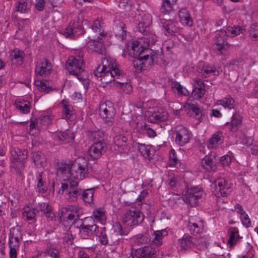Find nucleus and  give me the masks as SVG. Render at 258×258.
<instances>
[{
	"label": "nucleus",
	"instance_id": "f257e3e1",
	"mask_svg": "<svg viewBox=\"0 0 258 258\" xmlns=\"http://www.w3.org/2000/svg\"><path fill=\"white\" fill-rule=\"evenodd\" d=\"M94 75L100 78L103 84H107L113 81L115 86L122 89L126 94L133 91L132 86L128 83L121 82L117 80L124 76V74L117 67L115 61L108 57L102 58L101 66H99L93 71Z\"/></svg>",
	"mask_w": 258,
	"mask_h": 258
},
{
	"label": "nucleus",
	"instance_id": "f03ea898",
	"mask_svg": "<svg viewBox=\"0 0 258 258\" xmlns=\"http://www.w3.org/2000/svg\"><path fill=\"white\" fill-rule=\"evenodd\" d=\"M152 20L150 15H146L139 23L137 27V31L143 33L146 37L138 39L132 43L129 54L133 57L139 56L143 53L150 52L148 49L150 44H154L157 40L156 36L151 31L150 25Z\"/></svg>",
	"mask_w": 258,
	"mask_h": 258
},
{
	"label": "nucleus",
	"instance_id": "7ed1b4c3",
	"mask_svg": "<svg viewBox=\"0 0 258 258\" xmlns=\"http://www.w3.org/2000/svg\"><path fill=\"white\" fill-rule=\"evenodd\" d=\"M59 171L65 175L67 178H72L74 180H81L88 174V162L83 157H78L69 163L62 164Z\"/></svg>",
	"mask_w": 258,
	"mask_h": 258
},
{
	"label": "nucleus",
	"instance_id": "20e7f679",
	"mask_svg": "<svg viewBox=\"0 0 258 258\" xmlns=\"http://www.w3.org/2000/svg\"><path fill=\"white\" fill-rule=\"evenodd\" d=\"M78 182L72 178H64L59 194H64V198L69 202L77 201L81 196L82 190L78 186Z\"/></svg>",
	"mask_w": 258,
	"mask_h": 258
},
{
	"label": "nucleus",
	"instance_id": "39448f33",
	"mask_svg": "<svg viewBox=\"0 0 258 258\" xmlns=\"http://www.w3.org/2000/svg\"><path fill=\"white\" fill-rule=\"evenodd\" d=\"M27 158V151L12 147L10 150L11 171L21 175L24 168V161Z\"/></svg>",
	"mask_w": 258,
	"mask_h": 258
},
{
	"label": "nucleus",
	"instance_id": "423d86ee",
	"mask_svg": "<svg viewBox=\"0 0 258 258\" xmlns=\"http://www.w3.org/2000/svg\"><path fill=\"white\" fill-rule=\"evenodd\" d=\"M150 50H151L150 52L143 53L140 56L135 57L137 58V60L134 61L133 64L137 70L140 71L147 70L154 62L157 61L159 56L161 54L160 52Z\"/></svg>",
	"mask_w": 258,
	"mask_h": 258
},
{
	"label": "nucleus",
	"instance_id": "0eeeda50",
	"mask_svg": "<svg viewBox=\"0 0 258 258\" xmlns=\"http://www.w3.org/2000/svg\"><path fill=\"white\" fill-rule=\"evenodd\" d=\"M66 67L70 74L75 76L79 80H85L86 75L84 70V63L80 58L70 56L67 61Z\"/></svg>",
	"mask_w": 258,
	"mask_h": 258
},
{
	"label": "nucleus",
	"instance_id": "6e6552de",
	"mask_svg": "<svg viewBox=\"0 0 258 258\" xmlns=\"http://www.w3.org/2000/svg\"><path fill=\"white\" fill-rule=\"evenodd\" d=\"M175 136V142L180 146H183L187 143L191 138V132L184 126L179 124L173 130Z\"/></svg>",
	"mask_w": 258,
	"mask_h": 258
},
{
	"label": "nucleus",
	"instance_id": "1a4fd4ad",
	"mask_svg": "<svg viewBox=\"0 0 258 258\" xmlns=\"http://www.w3.org/2000/svg\"><path fill=\"white\" fill-rule=\"evenodd\" d=\"M144 220L141 211L136 209H130L126 211L123 217V222L127 226L137 225Z\"/></svg>",
	"mask_w": 258,
	"mask_h": 258
},
{
	"label": "nucleus",
	"instance_id": "9d476101",
	"mask_svg": "<svg viewBox=\"0 0 258 258\" xmlns=\"http://www.w3.org/2000/svg\"><path fill=\"white\" fill-rule=\"evenodd\" d=\"M99 112L100 115L104 122L108 125L113 123V118L115 115V109L112 104L109 102H103L100 104Z\"/></svg>",
	"mask_w": 258,
	"mask_h": 258
},
{
	"label": "nucleus",
	"instance_id": "9b49d317",
	"mask_svg": "<svg viewBox=\"0 0 258 258\" xmlns=\"http://www.w3.org/2000/svg\"><path fill=\"white\" fill-rule=\"evenodd\" d=\"M203 195V191L201 188L194 187L188 188L183 195V201L191 206H196L199 199Z\"/></svg>",
	"mask_w": 258,
	"mask_h": 258
},
{
	"label": "nucleus",
	"instance_id": "f8f14e48",
	"mask_svg": "<svg viewBox=\"0 0 258 258\" xmlns=\"http://www.w3.org/2000/svg\"><path fill=\"white\" fill-rule=\"evenodd\" d=\"M229 47V44L227 41V37L223 33L218 31L214 38L213 48L218 54H222Z\"/></svg>",
	"mask_w": 258,
	"mask_h": 258
},
{
	"label": "nucleus",
	"instance_id": "ddd939ff",
	"mask_svg": "<svg viewBox=\"0 0 258 258\" xmlns=\"http://www.w3.org/2000/svg\"><path fill=\"white\" fill-rule=\"evenodd\" d=\"M215 194L217 197H226L231 191V185L224 178H219L214 183Z\"/></svg>",
	"mask_w": 258,
	"mask_h": 258
},
{
	"label": "nucleus",
	"instance_id": "4468645a",
	"mask_svg": "<svg viewBox=\"0 0 258 258\" xmlns=\"http://www.w3.org/2000/svg\"><path fill=\"white\" fill-rule=\"evenodd\" d=\"M89 41L86 42V47L91 51L95 52L99 54H103L105 53V49L104 45V39L101 37L92 38L88 36Z\"/></svg>",
	"mask_w": 258,
	"mask_h": 258
},
{
	"label": "nucleus",
	"instance_id": "2eb2a0df",
	"mask_svg": "<svg viewBox=\"0 0 258 258\" xmlns=\"http://www.w3.org/2000/svg\"><path fill=\"white\" fill-rule=\"evenodd\" d=\"M127 139L122 135H116L114 137V145L112 148L118 153L127 152L130 147L127 143Z\"/></svg>",
	"mask_w": 258,
	"mask_h": 258
},
{
	"label": "nucleus",
	"instance_id": "dca6fc26",
	"mask_svg": "<svg viewBox=\"0 0 258 258\" xmlns=\"http://www.w3.org/2000/svg\"><path fill=\"white\" fill-rule=\"evenodd\" d=\"M103 27V23L101 20L98 19L95 20L89 28V36L92 38L100 37L105 38L106 33L104 32Z\"/></svg>",
	"mask_w": 258,
	"mask_h": 258
},
{
	"label": "nucleus",
	"instance_id": "f3484780",
	"mask_svg": "<svg viewBox=\"0 0 258 258\" xmlns=\"http://www.w3.org/2000/svg\"><path fill=\"white\" fill-rule=\"evenodd\" d=\"M193 89L191 96L195 99H199L205 94V86L202 80L196 77L193 79Z\"/></svg>",
	"mask_w": 258,
	"mask_h": 258
},
{
	"label": "nucleus",
	"instance_id": "a211bd4d",
	"mask_svg": "<svg viewBox=\"0 0 258 258\" xmlns=\"http://www.w3.org/2000/svg\"><path fill=\"white\" fill-rule=\"evenodd\" d=\"M84 33L81 25L78 22L70 23L63 31V34L66 37H75Z\"/></svg>",
	"mask_w": 258,
	"mask_h": 258
},
{
	"label": "nucleus",
	"instance_id": "6ab92c4d",
	"mask_svg": "<svg viewBox=\"0 0 258 258\" xmlns=\"http://www.w3.org/2000/svg\"><path fill=\"white\" fill-rule=\"evenodd\" d=\"M80 233L82 236L87 238L97 235V232L99 227L96 224H85V222H81V225L79 227Z\"/></svg>",
	"mask_w": 258,
	"mask_h": 258
},
{
	"label": "nucleus",
	"instance_id": "aec40b11",
	"mask_svg": "<svg viewBox=\"0 0 258 258\" xmlns=\"http://www.w3.org/2000/svg\"><path fill=\"white\" fill-rule=\"evenodd\" d=\"M105 147V143L102 141L94 142L88 150V154L93 159H98L102 155Z\"/></svg>",
	"mask_w": 258,
	"mask_h": 258
},
{
	"label": "nucleus",
	"instance_id": "412c9836",
	"mask_svg": "<svg viewBox=\"0 0 258 258\" xmlns=\"http://www.w3.org/2000/svg\"><path fill=\"white\" fill-rule=\"evenodd\" d=\"M157 255L156 249L151 245H146L136 251L138 258H155Z\"/></svg>",
	"mask_w": 258,
	"mask_h": 258
},
{
	"label": "nucleus",
	"instance_id": "4be33fe9",
	"mask_svg": "<svg viewBox=\"0 0 258 258\" xmlns=\"http://www.w3.org/2000/svg\"><path fill=\"white\" fill-rule=\"evenodd\" d=\"M51 64L45 58H42L37 61L35 72V74L40 76H45L50 73L51 70Z\"/></svg>",
	"mask_w": 258,
	"mask_h": 258
},
{
	"label": "nucleus",
	"instance_id": "5701e85b",
	"mask_svg": "<svg viewBox=\"0 0 258 258\" xmlns=\"http://www.w3.org/2000/svg\"><path fill=\"white\" fill-rule=\"evenodd\" d=\"M222 70L220 67L216 68L212 65L204 64L200 73L204 78H208L212 76H217L220 75Z\"/></svg>",
	"mask_w": 258,
	"mask_h": 258
},
{
	"label": "nucleus",
	"instance_id": "b1692460",
	"mask_svg": "<svg viewBox=\"0 0 258 258\" xmlns=\"http://www.w3.org/2000/svg\"><path fill=\"white\" fill-rule=\"evenodd\" d=\"M194 241L195 237L185 234L178 239V244L181 250L187 251L194 247Z\"/></svg>",
	"mask_w": 258,
	"mask_h": 258
},
{
	"label": "nucleus",
	"instance_id": "393cba45",
	"mask_svg": "<svg viewBox=\"0 0 258 258\" xmlns=\"http://www.w3.org/2000/svg\"><path fill=\"white\" fill-rule=\"evenodd\" d=\"M168 118V114L167 111L162 109H159L157 111H154L152 114L149 116L148 120L152 123H157L164 121Z\"/></svg>",
	"mask_w": 258,
	"mask_h": 258
},
{
	"label": "nucleus",
	"instance_id": "a878e982",
	"mask_svg": "<svg viewBox=\"0 0 258 258\" xmlns=\"http://www.w3.org/2000/svg\"><path fill=\"white\" fill-rule=\"evenodd\" d=\"M62 112L67 119L73 120L75 118V112L72 106L66 100L60 102Z\"/></svg>",
	"mask_w": 258,
	"mask_h": 258
},
{
	"label": "nucleus",
	"instance_id": "bb28decb",
	"mask_svg": "<svg viewBox=\"0 0 258 258\" xmlns=\"http://www.w3.org/2000/svg\"><path fill=\"white\" fill-rule=\"evenodd\" d=\"M136 128L138 132L142 133L143 135H145L149 138H154L157 135L156 132L149 127L147 123L144 121L137 122Z\"/></svg>",
	"mask_w": 258,
	"mask_h": 258
},
{
	"label": "nucleus",
	"instance_id": "cd10ccee",
	"mask_svg": "<svg viewBox=\"0 0 258 258\" xmlns=\"http://www.w3.org/2000/svg\"><path fill=\"white\" fill-rule=\"evenodd\" d=\"M187 227L191 233L196 234L202 231L203 224L201 220L195 221L193 218H190Z\"/></svg>",
	"mask_w": 258,
	"mask_h": 258
},
{
	"label": "nucleus",
	"instance_id": "c85d7f7f",
	"mask_svg": "<svg viewBox=\"0 0 258 258\" xmlns=\"http://www.w3.org/2000/svg\"><path fill=\"white\" fill-rule=\"evenodd\" d=\"M224 137L222 132H217L209 140L208 147L211 149H216L223 141Z\"/></svg>",
	"mask_w": 258,
	"mask_h": 258
},
{
	"label": "nucleus",
	"instance_id": "c756f323",
	"mask_svg": "<svg viewBox=\"0 0 258 258\" xmlns=\"http://www.w3.org/2000/svg\"><path fill=\"white\" fill-rule=\"evenodd\" d=\"M178 24L176 22L171 20L166 21L162 23V26L165 29V35H172L175 33L179 32V29L178 27Z\"/></svg>",
	"mask_w": 258,
	"mask_h": 258
},
{
	"label": "nucleus",
	"instance_id": "7c9ffc66",
	"mask_svg": "<svg viewBox=\"0 0 258 258\" xmlns=\"http://www.w3.org/2000/svg\"><path fill=\"white\" fill-rule=\"evenodd\" d=\"M229 238L228 240V243L229 248H232L237 244L238 240L242 238L239 234V231L237 228L231 227L229 229Z\"/></svg>",
	"mask_w": 258,
	"mask_h": 258
},
{
	"label": "nucleus",
	"instance_id": "2f4dec72",
	"mask_svg": "<svg viewBox=\"0 0 258 258\" xmlns=\"http://www.w3.org/2000/svg\"><path fill=\"white\" fill-rule=\"evenodd\" d=\"M39 209L47 220L53 221L55 219L54 215L52 212L51 207L48 203L45 202L40 203Z\"/></svg>",
	"mask_w": 258,
	"mask_h": 258
},
{
	"label": "nucleus",
	"instance_id": "473e14b6",
	"mask_svg": "<svg viewBox=\"0 0 258 258\" xmlns=\"http://www.w3.org/2000/svg\"><path fill=\"white\" fill-rule=\"evenodd\" d=\"M113 33L116 37L123 41L125 40L127 36V32L125 28V25L122 22L118 23L113 28Z\"/></svg>",
	"mask_w": 258,
	"mask_h": 258
},
{
	"label": "nucleus",
	"instance_id": "72a5a7b5",
	"mask_svg": "<svg viewBox=\"0 0 258 258\" xmlns=\"http://www.w3.org/2000/svg\"><path fill=\"white\" fill-rule=\"evenodd\" d=\"M178 16L180 21L182 24L188 26L192 25V20L186 9L182 8L179 10Z\"/></svg>",
	"mask_w": 258,
	"mask_h": 258
},
{
	"label": "nucleus",
	"instance_id": "f704fd0d",
	"mask_svg": "<svg viewBox=\"0 0 258 258\" xmlns=\"http://www.w3.org/2000/svg\"><path fill=\"white\" fill-rule=\"evenodd\" d=\"M218 105H222L225 109L231 110L234 109L235 106V101L230 96H227L216 102Z\"/></svg>",
	"mask_w": 258,
	"mask_h": 258
},
{
	"label": "nucleus",
	"instance_id": "c9c22d12",
	"mask_svg": "<svg viewBox=\"0 0 258 258\" xmlns=\"http://www.w3.org/2000/svg\"><path fill=\"white\" fill-rule=\"evenodd\" d=\"M202 167L207 171H214L217 167L213 159L209 156H206L201 161Z\"/></svg>",
	"mask_w": 258,
	"mask_h": 258
},
{
	"label": "nucleus",
	"instance_id": "e433bc0d",
	"mask_svg": "<svg viewBox=\"0 0 258 258\" xmlns=\"http://www.w3.org/2000/svg\"><path fill=\"white\" fill-rule=\"evenodd\" d=\"M243 29L240 26L228 27L225 30L222 29L220 31L224 33V35L227 37H234L243 32Z\"/></svg>",
	"mask_w": 258,
	"mask_h": 258
},
{
	"label": "nucleus",
	"instance_id": "4c0bfd02",
	"mask_svg": "<svg viewBox=\"0 0 258 258\" xmlns=\"http://www.w3.org/2000/svg\"><path fill=\"white\" fill-rule=\"evenodd\" d=\"M38 211L34 208L26 207L23 209L22 215L24 218L27 220H34Z\"/></svg>",
	"mask_w": 258,
	"mask_h": 258
},
{
	"label": "nucleus",
	"instance_id": "58836bf2",
	"mask_svg": "<svg viewBox=\"0 0 258 258\" xmlns=\"http://www.w3.org/2000/svg\"><path fill=\"white\" fill-rule=\"evenodd\" d=\"M15 105L20 112L24 114L27 113L30 111V103L28 101L24 100H17L15 101Z\"/></svg>",
	"mask_w": 258,
	"mask_h": 258
},
{
	"label": "nucleus",
	"instance_id": "ea45409f",
	"mask_svg": "<svg viewBox=\"0 0 258 258\" xmlns=\"http://www.w3.org/2000/svg\"><path fill=\"white\" fill-rule=\"evenodd\" d=\"M154 237L152 242L157 246L161 245L163 242V238L168 235V232L165 230H158L154 232Z\"/></svg>",
	"mask_w": 258,
	"mask_h": 258
},
{
	"label": "nucleus",
	"instance_id": "a19ab883",
	"mask_svg": "<svg viewBox=\"0 0 258 258\" xmlns=\"http://www.w3.org/2000/svg\"><path fill=\"white\" fill-rule=\"evenodd\" d=\"M133 241L137 245L147 243L150 241V238L148 233L137 234L132 238Z\"/></svg>",
	"mask_w": 258,
	"mask_h": 258
},
{
	"label": "nucleus",
	"instance_id": "79ce46f5",
	"mask_svg": "<svg viewBox=\"0 0 258 258\" xmlns=\"http://www.w3.org/2000/svg\"><path fill=\"white\" fill-rule=\"evenodd\" d=\"M56 137L59 141L64 142L65 143H69L74 140L75 136L73 133L69 131L67 132H59L57 134Z\"/></svg>",
	"mask_w": 258,
	"mask_h": 258
},
{
	"label": "nucleus",
	"instance_id": "37998d69",
	"mask_svg": "<svg viewBox=\"0 0 258 258\" xmlns=\"http://www.w3.org/2000/svg\"><path fill=\"white\" fill-rule=\"evenodd\" d=\"M172 91L178 95L186 96L188 94L187 90L183 87L180 83L177 82H174L171 84Z\"/></svg>",
	"mask_w": 258,
	"mask_h": 258
},
{
	"label": "nucleus",
	"instance_id": "c03bdc74",
	"mask_svg": "<svg viewBox=\"0 0 258 258\" xmlns=\"http://www.w3.org/2000/svg\"><path fill=\"white\" fill-rule=\"evenodd\" d=\"M187 108L194 113V117L198 120V123L201 122L203 114L202 110L198 105L192 103H189L187 104Z\"/></svg>",
	"mask_w": 258,
	"mask_h": 258
},
{
	"label": "nucleus",
	"instance_id": "a18cd8bd",
	"mask_svg": "<svg viewBox=\"0 0 258 258\" xmlns=\"http://www.w3.org/2000/svg\"><path fill=\"white\" fill-rule=\"evenodd\" d=\"M93 216L94 218L100 222L101 224H104L106 221V217L105 215V211L102 208H97L94 210Z\"/></svg>",
	"mask_w": 258,
	"mask_h": 258
},
{
	"label": "nucleus",
	"instance_id": "49530a36",
	"mask_svg": "<svg viewBox=\"0 0 258 258\" xmlns=\"http://www.w3.org/2000/svg\"><path fill=\"white\" fill-rule=\"evenodd\" d=\"M96 235L98 237V241L102 245H105L108 243V238L105 227L99 228Z\"/></svg>",
	"mask_w": 258,
	"mask_h": 258
},
{
	"label": "nucleus",
	"instance_id": "de8ad7c7",
	"mask_svg": "<svg viewBox=\"0 0 258 258\" xmlns=\"http://www.w3.org/2000/svg\"><path fill=\"white\" fill-rule=\"evenodd\" d=\"M24 57V52L19 49H16L13 51L11 59L13 63L20 65L22 63Z\"/></svg>",
	"mask_w": 258,
	"mask_h": 258
},
{
	"label": "nucleus",
	"instance_id": "09e8293b",
	"mask_svg": "<svg viewBox=\"0 0 258 258\" xmlns=\"http://www.w3.org/2000/svg\"><path fill=\"white\" fill-rule=\"evenodd\" d=\"M33 159L34 163L37 166H43L46 161L44 154L39 151L33 154Z\"/></svg>",
	"mask_w": 258,
	"mask_h": 258
},
{
	"label": "nucleus",
	"instance_id": "8fccbe9b",
	"mask_svg": "<svg viewBox=\"0 0 258 258\" xmlns=\"http://www.w3.org/2000/svg\"><path fill=\"white\" fill-rule=\"evenodd\" d=\"M138 149L141 154L146 158L150 160L152 158V155L151 153V148L150 146L140 144Z\"/></svg>",
	"mask_w": 258,
	"mask_h": 258
},
{
	"label": "nucleus",
	"instance_id": "3c124183",
	"mask_svg": "<svg viewBox=\"0 0 258 258\" xmlns=\"http://www.w3.org/2000/svg\"><path fill=\"white\" fill-rule=\"evenodd\" d=\"M44 253L50 255L52 258H60L59 250L52 247L50 243L47 244V247L44 251Z\"/></svg>",
	"mask_w": 258,
	"mask_h": 258
},
{
	"label": "nucleus",
	"instance_id": "603ef678",
	"mask_svg": "<svg viewBox=\"0 0 258 258\" xmlns=\"http://www.w3.org/2000/svg\"><path fill=\"white\" fill-rule=\"evenodd\" d=\"M81 195L79 199H83L86 203L90 204L92 202L93 197V191L92 189H88L85 191L82 190Z\"/></svg>",
	"mask_w": 258,
	"mask_h": 258
},
{
	"label": "nucleus",
	"instance_id": "864d4df0",
	"mask_svg": "<svg viewBox=\"0 0 258 258\" xmlns=\"http://www.w3.org/2000/svg\"><path fill=\"white\" fill-rule=\"evenodd\" d=\"M34 84L40 91L48 93L51 90L50 88L47 85L46 81L36 79L34 81Z\"/></svg>",
	"mask_w": 258,
	"mask_h": 258
},
{
	"label": "nucleus",
	"instance_id": "5fc2aeb1",
	"mask_svg": "<svg viewBox=\"0 0 258 258\" xmlns=\"http://www.w3.org/2000/svg\"><path fill=\"white\" fill-rule=\"evenodd\" d=\"M103 135V133L101 131H94L88 133L89 139L94 142L102 141Z\"/></svg>",
	"mask_w": 258,
	"mask_h": 258
},
{
	"label": "nucleus",
	"instance_id": "6e6d98bb",
	"mask_svg": "<svg viewBox=\"0 0 258 258\" xmlns=\"http://www.w3.org/2000/svg\"><path fill=\"white\" fill-rule=\"evenodd\" d=\"M174 5V4L163 1L161 7V12L163 14H169L173 11V7Z\"/></svg>",
	"mask_w": 258,
	"mask_h": 258
},
{
	"label": "nucleus",
	"instance_id": "4d7b16f0",
	"mask_svg": "<svg viewBox=\"0 0 258 258\" xmlns=\"http://www.w3.org/2000/svg\"><path fill=\"white\" fill-rule=\"evenodd\" d=\"M232 118L230 130L232 132H234L236 131L237 126L241 123V119L239 115L236 113L233 114Z\"/></svg>",
	"mask_w": 258,
	"mask_h": 258
},
{
	"label": "nucleus",
	"instance_id": "13d9d810",
	"mask_svg": "<svg viewBox=\"0 0 258 258\" xmlns=\"http://www.w3.org/2000/svg\"><path fill=\"white\" fill-rule=\"evenodd\" d=\"M17 11L21 13H26L29 9V5L25 0H18L17 2Z\"/></svg>",
	"mask_w": 258,
	"mask_h": 258
},
{
	"label": "nucleus",
	"instance_id": "bf43d9fd",
	"mask_svg": "<svg viewBox=\"0 0 258 258\" xmlns=\"http://www.w3.org/2000/svg\"><path fill=\"white\" fill-rule=\"evenodd\" d=\"M179 164V161L175 155V151L172 149L169 155V165L170 166H177Z\"/></svg>",
	"mask_w": 258,
	"mask_h": 258
},
{
	"label": "nucleus",
	"instance_id": "052dcab7",
	"mask_svg": "<svg viewBox=\"0 0 258 258\" xmlns=\"http://www.w3.org/2000/svg\"><path fill=\"white\" fill-rule=\"evenodd\" d=\"M41 173H39L37 178L38 182L37 184V189L39 192L44 193L46 190V187L44 185L43 182L42 180Z\"/></svg>",
	"mask_w": 258,
	"mask_h": 258
},
{
	"label": "nucleus",
	"instance_id": "680f3d73",
	"mask_svg": "<svg viewBox=\"0 0 258 258\" xmlns=\"http://www.w3.org/2000/svg\"><path fill=\"white\" fill-rule=\"evenodd\" d=\"M9 237L22 238V233L18 227H14L10 229Z\"/></svg>",
	"mask_w": 258,
	"mask_h": 258
},
{
	"label": "nucleus",
	"instance_id": "e2e57ef3",
	"mask_svg": "<svg viewBox=\"0 0 258 258\" xmlns=\"http://www.w3.org/2000/svg\"><path fill=\"white\" fill-rule=\"evenodd\" d=\"M194 247L197 246L200 248L204 247L206 245V239L204 237H195Z\"/></svg>",
	"mask_w": 258,
	"mask_h": 258
},
{
	"label": "nucleus",
	"instance_id": "0e129e2a",
	"mask_svg": "<svg viewBox=\"0 0 258 258\" xmlns=\"http://www.w3.org/2000/svg\"><path fill=\"white\" fill-rule=\"evenodd\" d=\"M240 219L242 224L246 227H249L251 226V221L249 218L248 215L244 213L240 216Z\"/></svg>",
	"mask_w": 258,
	"mask_h": 258
},
{
	"label": "nucleus",
	"instance_id": "69168bd1",
	"mask_svg": "<svg viewBox=\"0 0 258 258\" xmlns=\"http://www.w3.org/2000/svg\"><path fill=\"white\" fill-rule=\"evenodd\" d=\"M131 5V0H120L119 2V7L125 10H129Z\"/></svg>",
	"mask_w": 258,
	"mask_h": 258
},
{
	"label": "nucleus",
	"instance_id": "338daca9",
	"mask_svg": "<svg viewBox=\"0 0 258 258\" xmlns=\"http://www.w3.org/2000/svg\"><path fill=\"white\" fill-rule=\"evenodd\" d=\"M231 162V158L229 155H226L221 158L220 163L224 166H228Z\"/></svg>",
	"mask_w": 258,
	"mask_h": 258
},
{
	"label": "nucleus",
	"instance_id": "774afa93",
	"mask_svg": "<svg viewBox=\"0 0 258 258\" xmlns=\"http://www.w3.org/2000/svg\"><path fill=\"white\" fill-rule=\"evenodd\" d=\"M177 183V178L174 175L171 174L168 177V184L172 188L176 187Z\"/></svg>",
	"mask_w": 258,
	"mask_h": 258
}]
</instances>
